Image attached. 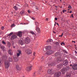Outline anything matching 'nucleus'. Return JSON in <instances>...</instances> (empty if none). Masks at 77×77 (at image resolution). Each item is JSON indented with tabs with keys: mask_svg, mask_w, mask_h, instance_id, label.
<instances>
[{
	"mask_svg": "<svg viewBox=\"0 0 77 77\" xmlns=\"http://www.w3.org/2000/svg\"><path fill=\"white\" fill-rule=\"evenodd\" d=\"M14 9H15V10H16V11H17L18 10V7L16 6H14Z\"/></svg>",
	"mask_w": 77,
	"mask_h": 77,
	"instance_id": "24",
	"label": "nucleus"
},
{
	"mask_svg": "<svg viewBox=\"0 0 77 77\" xmlns=\"http://www.w3.org/2000/svg\"><path fill=\"white\" fill-rule=\"evenodd\" d=\"M47 42H53V40H52L51 39H48L47 41Z\"/></svg>",
	"mask_w": 77,
	"mask_h": 77,
	"instance_id": "20",
	"label": "nucleus"
},
{
	"mask_svg": "<svg viewBox=\"0 0 77 77\" xmlns=\"http://www.w3.org/2000/svg\"><path fill=\"white\" fill-rule=\"evenodd\" d=\"M53 32L54 33H56V32H55L54 31H53Z\"/></svg>",
	"mask_w": 77,
	"mask_h": 77,
	"instance_id": "52",
	"label": "nucleus"
},
{
	"mask_svg": "<svg viewBox=\"0 0 77 77\" xmlns=\"http://www.w3.org/2000/svg\"><path fill=\"white\" fill-rule=\"evenodd\" d=\"M20 13L22 15L24 14V11H22L21 12H20Z\"/></svg>",
	"mask_w": 77,
	"mask_h": 77,
	"instance_id": "25",
	"label": "nucleus"
},
{
	"mask_svg": "<svg viewBox=\"0 0 77 77\" xmlns=\"http://www.w3.org/2000/svg\"><path fill=\"white\" fill-rule=\"evenodd\" d=\"M32 69V66H31L27 67L26 69L27 71H29L31 70Z\"/></svg>",
	"mask_w": 77,
	"mask_h": 77,
	"instance_id": "10",
	"label": "nucleus"
},
{
	"mask_svg": "<svg viewBox=\"0 0 77 77\" xmlns=\"http://www.w3.org/2000/svg\"><path fill=\"white\" fill-rule=\"evenodd\" d=\"M26 53L27 54H32V51L30 49H28L26 51Z\"/></svg>",
	"mask_w": 77,
	"mask_h": 77,
	"instance_id": "12",
	"label": "nucleus"
},
{
	"mask_svg": "<svg viewBox=\"0 0 77 77\" xmlns=\"http://www.w3.org/2000/svg\"><path fill=\"white\" fill-rule=\"evenodd\" d=\"M13 32H11L8 35V36H11V35H13Z\"/></svg>",
	"mask_w": 77,
	"mask_h": 77,
	"instance_id": "32",
	"label": "nucleus"
},
{
	"mask_svg": "<svg viewBox=\"0 0 77 77\" xmlns=\"http://www.w3.org/2000/svg\"><path fill=\"white\" fill-rule=\"evenodd\" d=\"M1 55L0 52V56ZM2 64V60H0V65H1Z\"/></svg>",
	"mask_w": 77,
	"mask_h": 77,
	"instance_id": "33",
	"label": "nucleus"
},
{
	"mask_svg": "<svg viewBox=\"0 0 77 77\" xmlns=\"http://www.w3.org/2000/svg\"><path fill=\"white\" fill-rule=\"evenodd\" d=\"M30 33L31 34H32V35H35V32L33 31H30Z\"/></svg>",
	"mask_w": 77,
	"mask_h": 77,
	"instance_id": "26",
	"label": "nucleus"
},
{
	"mask_svg": "<svg viewBox=\"0 0 77 77\" xmlns=\"http://www.w3.org/2000/svg\"><path fill=\"white\" fill-rule=\"evenodd\" d=\"M72 42H74V43H75V41H72Z\"/></svg>",
	"mask_w": 77,
	"mask_h": 77,
	"instance_id": "50",
	"label": "nucleus"
},
{
	"mask_svg": "<svg viewBox=\"0 0 77 77\" xmlns=\"http://www.w3.org/2000/svg\"><path fill=\"white\" fill-rule=\"evenodd\" d=\"M63 44L64 45H65V43H64V42H62L61 43V45H63Z\"/></svg>",
	"mask_w": 77,
	"mask_h": 77,
	"instance_id": "30",
	"label": "nucleus"
},
{
	"mask_svg": "<svg viewBox=\"0 0 77 77\" xmlns=\"http://www.w3.org/2000/svg\"><path fill=\"white\" fill-rule=\"evenodd\" d=\"M0 48H1L2 50H3L5 47L3 46H0Z\"/></svg>",
	"mask_w": 77,
	"mask_h": 77,
	"instance_id": "27",
	"label": "nucleus"
},
{
	"mask_svg": "<svg viewBox=\"0 0 77 77\" xmlns=\"http://www.w3.org/2000/svg\"><path fill=\"white\" fill-rule=\"evenodd\" d=\"M60 8H62V7H60Z\"/></svg>",
	"mask_w": 77,
	"mask_h": 77,
	"instance_id": "60",
	"label": "nucleus"
},
{
	"mask_svg": "<svg viewBox=\"0 0 77 77\" xmlns=\"http://www.w3.org/2000/svg\"><path fill=\"white\" fill-rule=\"evenodd\" d=\"M70 66H72V64H70Z\"/></svg>",
	"mask_w": 77,
	"mask_h": 77,
	"instance_id": "57",
	"label": "nucleus"
},
{
	"mask_svg": "<svg viewBox=\"0 0 77 77\" xmlns=\"http://www.w3.org/2000/svg\"><path fill=\"white\" fill-rule=\"evenodd\" d=\"M71 16L72 17V18H74V16H73V14H72Z\"/></svg>",
	"mask_w": 77,
	"mask_h": 77,
	"instance_id": "47",
	"label": "nucleus"
},
{
	"mask_svg": "<svg viewBox=\"0 0 77 77\" xmlns=\"http://www.w3.org/2000/svg\"><path fill=\"white\" fill-rule=\"evenodd\" d=\"M66 12V10H63V13H64V12Z\"/></svg>",
	"mask_w": 77,
	"mask_h": 77,
	"instance_id": "38",
	"label": "nucleus"
},
{
	"mask_svg": "<svg viewBox=\"0 0 77 77\" xmlns=\"http://www.w3.org/2000/svg\"><path fill=\"white\" fill-rule=\"evenodd\" d=\"M35 25L36 26V27H37L38 26L39 24H38V22H35Z\"/></svg>",
	"mask_w": 77,
	"mask_h": 77,
	"instance_id": "29",
	"label": "nucleus"
},
{
	"mask_svg": "<svg viewBox=\"0 0 77 77\" xmlns=\"http://www.w3.org/2000/svg\"><path fill=\"white\" fill-rule=\"evenodd\" d=\"M46 47V49H48V50H50L51 48V46H47Z\"/></svg>",
	"mask_w": 77,
	"mask_h": 77,
	"instance_id": "21",
	"label": "nucleus"
},
{
	"mask_svg": "<svg viewBox=\"0 0 77 77\" xmlns=\"http://www.w3.org/2000/svg\"><path fill=\"white\" fill-rule=\"evenodd\" d=\"M55 8H58V6H55Z\"/></svg>",
	"mask_w": 77,
	"mask_h": 77,
	"instance_id": "56",
	"label": "nucleus"
},
{
	"mask_svg": "<svg viewBox=\"0 0 77 77\" xmlns=\"http://www.w3.org/2000/svg\"><path fill=\"white\" fill-rule=\"evenodd\" d=\"M55 20L56 21H57V17H56L55 18Z\"/></svg>",
	"mask_w": 77,
	"mask_h": 77,
	"instance_id": "44",
	"label": "nucleus"
},
{
	"mask_svg": "<svg viewBox=\"0 0 77 77\" xmlns=\"http://www.w3.org/2000/svg\"><path fill=\"white\" fill-rule=\"evenodd\" d=\"M25 7H28V5L27 4H26L25 5Z\"/></svg>",
	"mask_w": 77,
	"mask_h": 77,
	"instance_id": "36",
	"label": "nucleus"
},
{
	"mask_svg": "<svg viewBox=\"0 0 77 77\" xmlns=\"http://www.w3.org/2000/svg\"><path fill=\"white\" fill-rule=\"evenodd\" d=\"M58 54V53H56L55 54V56H57Z\"/></svg>",
	"mask_w": 77,
	"mask_h": 77,
	"instance_id": "41",
	"label": "nucleus"
},
{
	"mask_svg": "<svg viewBox=\"0 0 77 77\" xmlns=\"http://www.w3.org/2000/svg\"><path fill=\"white\" fill-rule=\"evenodd\" d=\"M0 35H1V32L0 31Z\"/></svg>",
	"mask_w": 77,
	"mask_h": 77,
	"instance_id": "62",
	"label": "nucleus"
},
{
	"mask_svg": "<svg viewBox=\"0 0 77 77\" xmlns=\"http://www.w3.org/2000/svg\"><path fill=\"white\" fill-rule=\"evenodd\" d=\"M56 22H55V24L54 25V26H56Z\"/></svg>",
	"mask_w": 77,
	"mask_h": 77,
	"instance_id": "53",
	"label": "nucleus"
},
{
	"mask_svg": "<svg viewBox=\"0 0 77 77\" xmlns=\"http://www.w3.org/2000/svg\"><path fill=\"white\" fill-rule=\"evenodd\" d=\"M17 51L18 52H17L16 54V56L17 57H19V56L21 54V51L20 50H18Z\"/></svg>",
	"mask_w": 77,
	"mask_h": 77,
	"instance_id": "4",
	"label": "nucleus"
},
{
	"mask_svg": "<svg viewBox=\"0 0 77 77\" xmlns=\"http://www.w3.org/2000/svg\"><path fill=\"white\" fill-rule=\"evenodd\" d=\"M63 33H62V35H59V36L60 37H62V36H63Z\"/></svg>",
	"mask_w": 77,
	"mask_h": 77,
	"instance_id": "40",
	"label": "nucleus"
},
{
	"mask_svg": "<svg viewBox=\"0 0 77 77\" xmlns=\"http://www.w3.org/2000/svg\"><path fill=\"white\" fill-rule=\"evenodd\" d=\"M56 24H57V25H58V26H59V24L58 23H56Z\"/></svg>",
	"mask_w": 77,
	"mask_h": 77,
	"instance_id": "55",
	"label": "nucleus"
},
{
	"mask_svg": "<svg viewBox=\"0 0 77 77\" xmlns=\"http://www.w3.org/2000/svg\"><path fill=\"white\" fill-rule=\"evenodd\" d=\"M63 52H64V53H68L67 51H65V50H63Z\"/></svg>",
	"mask_w": 77,
	"mask_h": 77,
	"instance_id": "31",
	"label": "nucleus"
},
{
	"mask_svg": "<svg viewBox=\"0 0 77 77\" xmlns=\"http://www.w3.org/2000/svg\"><path fill=\"white\" fill-rule=\"evenodd\" d=\"M63 64H60L58 65L57 66V67L59 68H62V67H63Z\"/></svg>",
	"mask_w": 77,
	"mask_h": 77,
	"instance_id": "17",
	"label": "nucleus"
},
{
	"mask_svg": "<svg viewBox=\"0 0 77 77\" xmlns=\"http://www.w3.org/2000/svg\"><path fill=\"white\" fill-rule=\"evenodd\" d=\"M72 13V11H71L69 12V13L71 14V13Z\"/></svg>",
	"mask_w": 77,
	"mask_h": 77,
	"instance_id": "49",
	"label": "nucleus"
},
{
	"mask_svg": "<svg viewBox=\"0 0 77 77\" xmlns=\"http://www.w3.org/2000/svg\"><path fill=\"white\" fill-rule=\"evenodd\" d=\"M62 60V58L60 57H58L57 58L55 59L54 60L53 62L51 63H48V65H51V66H54L56 65V63H58Z\"/></svg>",
	"mask_w": 77,
	"mask_h": 77,
	"instance_id": "1",
	"label": "nucleus"
},
{
	"mask_svg": "<svg viewBox=\"0 0 77 77\" xmlns=\"http://www.w3.org/2000/svg\"><path fill=\"white\" fill-rule=\"evenodd\" d=\"M36 72H34V74L33 75V76H34V77H35L36 75Z\"/></svg>",
	"mask_w": 77,
	"mask_h": 77,
	"instance_id": "28",
	"label": "nucleus"
},
{
	"mask_svg": "<svg viewBox=\"0 0 77 77\" xmlns=\"http://www.w3.org/2000/svg\"><path fill=\"white\" fill-rule=\"evenodd\" d=\"M13 48H15V47L14 46V47H13Z\"/></svg>",
	"mask_w": 77,
	"mask_h": 77,
	"instance_id": "61",
	"label": "nucleus"
},
{
	"mask_svg": "<svg viewBox=\"0 0 77 77\" xmlns=\"http://www.w3.org/2000/svg\"><path fill=\"white\" fill-rule=\"evenodd\" d=\"M17 38V36L16 35H13L11 37V40H14L15 39H16Z\"/></svg>",
	"mask_w": 77,
	"mask_h": 77,
	"instance_id": "8",
	"label": "nucleus"
},
{
	"mask_svg": "<svg viewBox=\"0 0 77 77\" xmlns=\"http://www.w3.org/2000/svg\"><path fill=\"white\" fill-rule=\"evenodd\" d=\"M32 20H35V18H34V17H32Z\"/></svg>",
	"mask_w": 77,
	"mask_h": 77,
	"instance_id": "45",
	"label": "nucleus"
},
{
	"mask_svg": "<svg viewBox=\"0 0 77 77\" xmlns=\"http://www.w3.org/2000/svg\"><path fill=\"white\" fill-rule=\"evenodd\" d=\"M72 68L74 70H77V64H75L73 65L72 67Z\"/></svg>",
	"mask_w": 77,
	"mask_h": 77,
	"instance_id": "7",
	"label": "nucleus"
},
{
	"mask_svg": "<svg viewBox=\"0 0 77 77\" xmlns=\"http://www.w3.org/2000/svg\"><path fill=\"white\" fill-rule=\"evenodd\" d=\"M68 60H66L64 62H63V63L65 66H66V65H68Z\"/></svg>",
	"mask_w": 77,
	"mask_h": 77,
	"instance_id": "15",
	"label": "nucleus"
},
{
	"mask_svg": "<svg viewBox=\"0 0 77 77\" xmlns=\"http://www.w3.org/2000/svg\"><path fill=\"white\" fill-rule=\"evenodd\" d=\"M8 52L11 56L13 55V52L11 49H9L8 51Z\"/></svg>",
	"mask_w": 77,
	"mask_h": 77,
	"instance_id": "11",
	"label": "nucleus"
},
{
	"mask_svg": "<svg viewBox=\"0 0 77 77\" xmlns=\"http://www.w3.org/2000/svg\"><path fill=\"white\" fill-rule=\"evenodd\" d=\"M46 21H48V18H46Z\"/></svg>",
	"mask_w": 77,
	"mask_h": 77,
	"instance_id": "46",
	"label": "nucleus"
},
{
	"mask_svg": "<svg viewBox=\"0 0 77 77\" xmlns=\"http://www.w3.org/2000/svg\"><path fill=\"white\" fill-rule=\"evenodd\" d=\"M2 43L3 44H4V45H6V43L4 41L2 42Z\"/></svg>",
	"mask_w": 77,
	"mask_h": 77,
	"instance_id": "34",
	"label": "nucleus"
},
{
	"mask_svg": "<svg viewBox=\"0 0 77 77\" xmlns=\"http://www.w3.org/2000/svg\"><path fill=\"white\" fill-rule=\"evenodd\" d=\"M56 11H57V8L56 9Z\"/></svg>",
	"mask_w": 77,
	"mask_h": 77,
	"instance_id": "64",
	"label": "nucleus"
},
{
	"mask_svg": "<svg viewBox=\"0 0 77 77\" xmlns=\"http://www.w3.org/2000/svg\"><path fill=\"white\" fill-rule=\"evenodd\" d=\"M53 53H54V51H53L50 50L47 51L46 53L45 54H46V55H50V54H52Z\"/></svg>",
	"mask_w": 77,
	"mask_h": 77,
	"instance_id": "3",
	"label": "nucleus"
},
{
	"mask_svg": "<svg viewBox=\"0 0 77 77\" xmlns=\"http://www.w3.org/2000/svg\"><path fill=\"white\" fill-rule=\"evenodd\" d=\"M68 8H69V9H71L72 7L70 5H69L68 7Z\"/></svg>",
	"mask_w": 77,
	"mask_h": 77,
	"instance_id": "35",
	"label": "nucleus"
},
{
	"mask_svg": "<svg viewBox=\"0 0 77 77\" xmlns=\"http://www.w3.org/2000/svg\"><path fill=\"white\" fill-rule=\"evenodd\" d=\"M17 35L19 36V37H21L22 36V32L21 31H19L18 32Z\"/></svg>",
	"mask_w": 77,
	"mask_h": 77,
	"instance_id": "13",
	"label": "nucleus"
},
{
	"mask_svg": "<svg viewBox=\"0 0 77 77\" xmlns=\"http://www.w3.org/2000/svg\"><path fill=\"white\" fill-rule=\"evenodd\" d=\"M67 10H68V11H69L70 10V9H68Z\"/></svg>",
	"mask_w": 77,
	"mask_h": 77,
	"instance_id": "58",
	"label": "nucleus"
},
{
	"mask_svg": "<svg viewBox=\"0 0 77 77\" xmlns=\"http://www.w3.org/2000/svg\"><path fill=\"white\" fill-rule=\"evenodd\" d=\"M28 13H30V11H29V10H28Z\"/></svg>",
	"mask_w": 77,
	"mask_h": 77,
	"instance_id": "54",
	"label": "nucleus"
},
{
	"mask_svg": "<svg viewBox=\"0 0 77 77\" xmlns=\"http://www.w3.org/2000/svg\"><path fill=\"white\" fill-rule=\"evenodd\" d=\"M52 69H48V74H51V72H52Z\"/></svg>",
	"mask_w": 77,
	"mask_h": 77,
	"instance_id": "18",
	"label": "nucleus"
},
{
	"mask_svg": "<svg viewBox=\"0 0 77 77\" xmlns=\"http://www.w3.org/2000/svg\"><path fill=\"white\" fill-rule=\"evenodd\" d=\"M30 38L29 37H27L25 38V41L26 44H28V43H29V42H30Z\"/></svg>",
	"mask_w": 77,
	"mask_h": 77,
	"instance_id": "6",
	"label": "nucleus"
},
{
	"mask_svg": "<svg viewBox=\"0 0 77 77\" xmlns=\"http://www.w3.org/2000/svg\"><path fill=\"white\" fill-rule=\"evenodd\" d=\"M35 54H36V53L35 52H34V53H33L34 56H35Z\"/></svg>",
	"mask_w": 77,
	"mask_h": 77,
	"instance_id": "43",
	"label": "nucleus"
},
{
	"mask_svg": "<svg viewBox=\"0 0 77 77\" xmlns=\"http://www.w3.org/2000/svg\"><path fill=\"white\" fill-rule=\"evenodd\" d=\"M5 68L7 69L9 68V63L7 61L5 63Z\"/></svg>",
	"mask_w": 77,
	"mask_h": 77,
	"instance_id": "5",
	"label": "nucleus"
},
{
	"mask_svg": "<svg viewBox=\"0 0 77 77\" xmlns=\"http://www.w3.org/2000/svg\"><path fill=\"white\" fill-rule=\"evenodd\" d=\"M19 43L21 44V45H23V41L21 40H20L19 41Z\"/></svg>",
	"mask_w": 77,
	"mask_h": 77,
	"instance_id": "23",
	"label": "nucleus"
},
{
	"mask_svg": "<svg viewBox=\"0 0 77 77\" xmlns=\"http://www.w3.org/2000/svg\"><path fill=\"white\" fill-rule=\"evenodd\" d=\"M61 75V72H57L54 74V77H59Z\"/></svg>",
	"mask_w": 77,
	"mask_h": 77,
	"instance_id": "2",
	"label": "nucleus"
},
{
	"mask_svg": "<svg viewBox=\"0 0 77 77\" xmlns=\"http://www.w3.org/2000/svg\"><path fill=\"white\" fill-rule=\"evenodd\" d=\"M70 76H71V74H70L69 73H67L65 77H70Z\"/></svg>",
	"mask_w": 77,
	"mask_h": 77,
	"instance_id": "19",
	"label": "nucleus"
},
{
	"mask_svg": "<svg viewBox=\"0 0 77 77\" xmlns=\"http://www.w3.org/2000/svg\"><path fill=\"white\" fill-rule=\"evenodd\" d=\"M56 43H57V44H59V43L58 42H57Z\"/></svg>",
	"mask_w": 77,
	"mask_h": 77,
	"instance_id": "63",
	"label": "nucleus"
},
{
	"mask_svg": "<svg viewBox=\"0 0 77 77\" xmlns=\"http://www.w3.org/2000/svg\"><path fill=\"white\" fill-rule=\"evenodd\" d=\"M4 28H5V27H4V26H2V27H1L2 30H4Z\"/></svg>",
	"mask_w": 77,
	"mask_h": 77,
	"instance_id": "37",
	"label": "nucleus"
},
{
	"mask_svg": "<svg viewBox=\"0 0 77 77\" xmlns=\"http://www.w3.org/2000/svg\"><path fill=\"white\" fill-rule=\"evenodd\" d=\"M44 57H42V60H44Z\"/></svg>",
	"mask_w": 77,
	"mask_h": 77,
	"instance_id": "42",
	"label": "nucleus"
},
{
	"mask_svg": "<svg viewBox=\"0 0 77 77\" xmlns=\"http://www.w3.org/2000/svg\"><path fill=\"white\" fill-rule=\"evenodd\" d=\"M8 60L9 62H12V58L11 57H9L8 58Z\"/></svg>",
	"mask_w": 77,
	"mask_h": 77,
	"instance_id": "22",
	"label": "nucleus"
},
{
	"mask_svg": "<svg viewBox=\"0 0 77 77\" xmlns=\"http://www.w3.org/2000/svg\"><path fill=\"white\" fill-rule=\"evenodd\" d=\"M66 71V68H63L61 70V71L62 72L63 74H64L65 73V71Z\"/></svg>",
	"mask_w": 77,
	"mask_h": 77,
	"instance_id": "9",
	"label": "nucleus"
},
{
	"mask_svg": "<svg viewBox=\"0 0 77 77\" xmlns=\"http://www.w3.org/2000/svg\"><path fill=\"white\" fill-rule=\"evenodd\" d=\"M9 45H10V47L11 44H10V43H9Z\"/></svg>",
	"mask_w": 77,
	"mask_h": 77,
	"instance_id": "59",
	"label": "nucleus"
},
{
	"mask_svg": "<svg viewBox=\"0 0 77 77\" xmlns=\"http://www.w3.org/2000/svg\"><path fill=\"white\" fill-rule=\"evenodd\" d=\"M35 29L37 32H38V33H40V31L39 28L37 26H36Z\"/></svg>",
	"mask_w": 77,
	"mask_h": 77,
	"instance_id": "14",
	"label": "nucleus"
},
{
	"mask_svg": "<svg viewBox=\"0 0 77 77\" xmlns=\"http://www.w3.org/2000/svg\"><path fill=\"white\" fill-rule=\"evenodd\" d=\"M22 77H25V76H24V75H22Z\"/></svg>",
	"mask_w": 77,
	"mask_h": 77,
	"instance_id": "51",
	"label": "nucleus"
},
{
	"mask_svg": "<svg viewBox=\"0 0 77 77\" xmlns=\"http://www.w3.org/2000/svg\"><path fill=\"white\" fill-rule=\"evenodd\" d=\"M16 69L18 71H20L21 69V68L19 67V66L18 65H16Z\"/></svg>",
	"mask_w": 77,
	"mask_h": 77,
	"instance_id": "16",
	"label": "nucleus"
},
{
	"mask_svg": "<svg viewBox=\"0 0 77 77\" xmlns=\"http://www.w3.org/2000/svg\"><path fill=\"white\" fill-rule=\"evenodd\" d=\"M75 53H77V51H75Z\"/></svg>",
	"mask_w": 77,
	"mask_h": 77,
	"instance_id": "48",
	"label": "nucleus"
},
{
	"mask_svg": "<svg viewBox=\"0 0 77 77\" xmlns=\"http://www.w3.org/2000/svg\"><path fill=\"white\" fill-rule=\"evenodd\" d=\"M14 26H15V24H13L12 25H11V27H14Z\"/></svg>",
	"mask_w": 77,
	"mask_h": 77,
	"instance_id": "39",
	"label": "nucleus"
}]
</instances>
